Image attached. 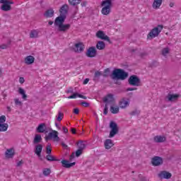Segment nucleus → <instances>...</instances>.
Segmentation results:
<instances>
[{"label": "nucleus", "instance_id": "1a4fd4ad", "mask_svg": "<svg viewBox=\"0 0 181 181\" xmlns=\"http://www.w3.org/2000/svg\"><path fill=\"white\" fill-rule=\"evenodd\" d=\"M151 165L153 166H160V165H163V158L159 156H155L151 159Z\"/></svg>", "mask_w": 181, "mask_h": 181}, {"label": "nucleus", "instance_id": "864d4df0", "mask_svg": "<svg viewBox=\"0 0 181 181\" xmlns=\"http://www.w3.org/2000/svg\"><path fill=\"white\" fill-rule=\"evenodd\" d=\"M89 81H90V78H86V79H84L83 84L84 85L88 84Z\"/></svg>", "mask_w": 181, "mask_h": 181}, {"label": "nucleus", "instance_id": "b1692460", "mask_svg": "<svg viewBox=\"0 0 181 181\" xmlns=\"http://www.w3.org/2000/svg\"><path fill=\"white\" fill-rule=\"evenodd\" d=\"M46 131V124L45 123H42L39 124L37 127V132L40 134H43Z\"/></svg>", "mask_w": 181, "mask_h": 181}, {"label": "nucleus", "instance_id": "ea45409f", "mask_svg": "<svg viewBox=\"0 0 181 181\" xmlns=\"http://www.w3.org/2000/svg\"><path fill=\"white\" fill-rule=\"evenodd\" d=\"M139 114H141V111L138 110H134L133 111H132L129 115H132V117L135 116V115H139Z\"/></svg>", "mask_w": 181, "mask_h": 181}, {"label": "nucleus", "instance_id": "a19ab883", "mask_svg": "<svg viewBox=\"0 0 181 181\" xmlns=\"http://www.w3.org/2000/svg\"><path fill=\"white\" fill-rule=\"evenodd\" d=\"M63 117H64V114L62 113L61 112H59L57 120L59 121V122H60V121H62V119H63Z\"/></svg>", "mask_w": 181, "mask_h": 181}, {"label": "nucleus", "instance_id": "bf43d9fd", "mask_svg": "<svg viewBox=\"0 0 181 181\" xmlns=\"http://www.w3.org/2000/svg\"><path fill=\"white\" fill-rule=\"evenodd\" d=\"M22 165H23V160H20L17 163V166H22Z\"/></svg>", "mask_w": 181, "mask_h": 181}, {"label": "nucleus", "instance_id": "393cba45", "mask_svg": "<svg viewBox=\"0 0 181 181\" xmlns=\"http://www.w3.org/2000/svg\"><path fill=\"white\" fill-rule=\"evenodd\" d=\"M114 146V144L112 143V140L106 139L105 141V149H111Z\"/></svg>", "mask_w": 181, "mask_h": 181}, {"label": "nucleus", "instance_id": "37998d69", "mask_svg": "<svg viewBox=\"0 0 181 181\" xmlns=\"http://www.w3.org/2000/svg\"><path fill=\"white\" fill-rule=\"evenodd\" d=\"M82 154H83V150H80L79 148L75 153L76 158H78Z\"/></svg>", "mask_w": 181, "mask_h": 181}, {"label": "nucleus", "instance_id": "2eb2a0df", "mask_svg": "<svg viewBox=\"0 0 181 181\" xmlns=\"http://www.w3.org/2000/svg\"><path fill=\"white\" fill-rule=\"evenodd\" d=\"M42 151H43V145L42 144H37L35 147L34 152L38 156V158H40L42 156Z\"/></svg>", "mask_w": 181, "mask_h": 181}, {"label": "nucleus", "instance_id": "f257e3e1", "mask_svg": "<svg viewBox=\"0 0 181 181\" xmlns=\"http://www.w3.org/2000/svg\"><path fill=\"white\" fill-rule=\"evenodd\" d=\"M69 11V5L64 4L63 5L60 10V15L59 16L57 17L54 21V26L58 27V31L59 32H63L64 33H66L70 28H71V25L70 24H64V21H66V14Z\"/></svg>", "mask_w": 181, "mask_h": 181}, {"label": "nucleus", "instance_id": "a878e982", "mask_svg": "<svg viewBox=\"0 0 181 181\" xmlns=\"http://www.w3.org/2000/svg\"><path fill=\"white\" fill-rule=\"evenodd\" d=\"M96 49H98V50H104V49H105V42L98 41L96 44Z\"/></svg>", "mask_w": 181, "mask_h": 181}, {"label": "nucleus", "instance_id": "aec40b11", "mask_svg": "<svg viewBox=\"0 0 181 181\" xmlns=\"http://www.w3.org/2000/svg\"><path fill=\"white\" fill-rule=\"evenodd\" d=\"M45 18H53L54 16V10L53 8H49L45 11L44 13Z\"/></svg>", "mask_w": 181, "mask_h": 181}, {"label": "nucleus", "instance_id": "c9c22d12", "mask_svg": "<svg viewBox=\"0 0 181 181\" xmlns=\"http://www.w3.org/2000/svg\"><path fill=\"white\" fill-rule=\"evenodd\" d=\"M169 52H170L169 47L163 48L162 49V54L164 56V57H166V56L169 54Z\"/></svg>", "mask_w": 181, "mask_h": 181}, {"label": "nucleus", "instance_id": "e2e57ef3", "mask_svg": "<svg viewBox=\"0 0 181 181\" xmlns=\"http://www.w3.org/2000/svg\"><path fill=\"white\" fill-rule=\"evenodd\" d=\"M6 4L8 5H12V4H13V1L6 0Z\"/></svg>", "mask_w": 181, "mask_h": 181}, {"label": "nucleus", "instance_id": "4be33fe9", "mask_svg": "<svg viewBox=\"0 0 181 181\" xmlns=\"http://www.w3.org/2000/svg\"><path fill=\"white\" fill-rule=\"evenodd\" d=\"M162 2H163V0H154L152 5L153 8L159 9V8H160V5H162Z\"/></svg>", "mask_w": 181, "mask_h": 181}, {"label": "nucleus", "instance_id": "f704fd0d", "mask_svg": "<svg viewBox=\"0 0 181 181\" xmlns=\"http://www.w3.org/2000/svg\"><path fill=\"white\" fill-rule=\"evenodd\" d=\"M37 36H38V33H37V31H36V30H32L30 33V37H31V39L37 37Z\"/></svg>", "mask_w": 181, "mask_h": 181}, {"label": "nucleus", "instance_id": "69168bd1", "mask_svg": "<svg viewBox=\"0 0 181 181\" xmlns=\"http://www.w3.org/2000/svg\"><path fill=\"white\" fill-rule=\"evenodd\" d=\"M71 132L72 134H76V129L74 128L71 129Z\"/></svg>", "mask_w": 181, "mask_h": 181}, {"label": "nucleus", "instance_id": "ddd939ff", "mask_svg": "<svg viewBox=\"0 0 181 181\" xmlns=\"http://www.w3.org/2000/svg\"><path fill=\"white\" fill-rule=\"evenodd\" d=\"M160 179H170L172 177V174L166 170L160 172L158 175Z\"/></svg>", "mask_w": 181, "mask_h": 181}, {"label": "nucleus", "instance_id": "338daca9", "mask_svg": "<svg viewBox=\"0 0 181 181\" xmlns=\"http://www.w3.org/2000/svg\"><path fill=\"white\" fill-rule=\"evenodd\" d=\"M86 5H87V1H83L81 3V6H86Z\"/></svg>", "mask_w": 181, "mask_h": 181}, {"label": "nucleus", "instance_id": "680f3d73", "mask_svg": "<svg viewBox=\"0 0 181 181\" xmlns=\"http://www.w3.org/2000/svg\"><path fill=\"white\" fill-rule=\"evenodd\" d=\"M66 93H74V90H73V88H70L67 91H66Z\"/></svg>", "mask_w": 181, "mask_h": 181}, {"label": "nucleus", "instance_id": "4d7b16f0", "mask_svg": "<svg viewBox=\"0 0 181 181\" xmlns=\"http://www.w3.org/2000/svg\"><path fill=\"white\" fill-rule=\"evenodd\" d=\"M135 90H137L136 88H128L127 89V91H134Z\"/></svg>", "mask_w": 181, "mask_h": 181}, {"label": "nucleus", "instance_id": "a211bd4d", "mask_svg": "<svg viewBox=\"0 0 181 181\" xmlns=\"http://www.w3.org/2000/svg\"><path fill=\"white\" fill-rule=\"evenodd\" d=\"M75 52L77 53H81L84 50V45L82 42L75 44Z\"/></svg>", "mask_w": 181, "mask_h": 181}, {"label": "nucleus", "instance_id": "c85d7f7f", "mask_svg": "<svg viewBox=\"0 0 181 181\" xmlns=\"http://www.w3.org/2000/svg\"><path fill=\"white\" fill-rule=\"evenodd\" d=\"M18 94H21V95H22V98L23 100H24V101H26L28 98V95H26L25 90L23 88H18Z\"/></svg>", "mask_w": 181, "mask_h": 181}, {"label": "nucleus", "instance_id": "774afa93", "mask_svg": "<svg viewBox=\"0 0 181 181\" xmlns=\"http://www.w3.org/2000/svg\"><path fill=\"white\" fill-rule=\"evenodd\" d=\"M55 126L57 127L58 129H62V127H60V126H59V124L55 123Z\"/></svg>", "mask_w": 181, "mask_h": 181}, {"label": "nucleus", "instance_id": "79ce46f5", "mask_svg": "<svg viewBox=\"0 0 181 181\" xmlns=\"http://www.w3.org/2000/svg\"><path fill=\"white\" fill-rule=\"evenodd\" d=\"M6 121V117L5 115H1L0 117V124H5Z\"/></svg>", "mask_w": 181, "mask_h": 181}, {"label": "nucleus", "instance_id": "f8f14e48", "mask_svg": "<svg viewBox=\"0 0 181 181\" xmlns=\"http://www.w3.org/2000/svg\"><path fill=\"white\" fill-rule=\"evenodd\" d=\"M179 97H180V95L168 93L165 98L167 101L173 103L175 101H177V100H179Z\"/></svg>", "mask_w": 181, "mask_h": 181}, {"label": "nucleus", "instance_id": "c03bdc74", "mask_svg": "<svg viewBox=\"0 0 181 181\" xmlns=\"http://www.w3.org/2000/svg\"><path fill=\"white\" fill-rule=\"evenodd\" d=\"M103 114L105 115H107V114H108V104H105V108H104V110H103Z\"/></svg>", "mask_w": 181, "mask_h": 181}, {"label": "nucleus", "instance_id": "e433bc0d", "mask_svg": "<svg viewBox=\"0 0 181 181\" xmlns=\"http://www.w3.org/2000/svg\"><path fill=\"white\" fill-rule=\"evenodd\" d=\"M42 173L44 176H49V175L52 173V170H50V168H45L42 171Z\"/></svg>", "mask_w": 181, "mask_h": 181}, {"label": "nucleus", "instance_id": "603ef678", "mask_svg": "<svg viewBox=\"0 0 181 181\" xmlns=\"http://www.w3.org/2000/svg\"><path fill=\"white\" fill-rule=\"evenodd\" d=\"M139 56H140V57H145L148 56V53L141 52V53H140Z\"/></svg>", "mask_w": 181, "mask_h": 181}, {"label": "nucleus", "instance_id": "de8ad7c7", "mask_svg": "<svg viewBox=\"0 0 181 181\" xmlns=\"http://www.w3.org/2000/svg\"><path fill=\"white\" fill-rule=\"evenodd\" d=\"M81 105H82V107H90V103L86 101H83L81 103Z\"/></svg>", "mask_w": 181, "mask_h": 181}, {"label": "nucleus", "instance_id": "4c0bfd02", "mask_svg": "<svg viewBox=\"0 0 181 181\" xmlns=\"http://www.w3.org/2000/svg\"><path fill=\"white\" fill-rule=\"evenodd\" d=\"M14 103L16 107H22L23 105V103H22V101L19 100V99L18 98L14 99Z\"/></svg>", "mask_w": 181, "mask_h": 181}, {"label": "nucleus", "instance_id": "13d9d810", "mask_svg": "<svg viewBox=\"0 0 181 181\" xmlns=\"http://www.w3.org/2000/svg\"><path fill=\"white\" fill-rule=\"evenodd\" d=\"M61 145H62V146H63V148H65V149H67V148H69V146H67L66 144H64V142H62Z\"/></svg>", "mask_w": 181, "mask_h": 181}, {"label": "nucleus", "instance_id": "473e14b6", "mask_svg": "<svg viewBox=\"0 0 181 181\" xmlns=\"http://www.w3.org/2000/svg\"><path fill=\"white\" fill-rule=\"evenodd\" d=\"M78 149L81 151H84L86 149V144H84V141H79L77 144Z\"/></svg>", "mask_w": 181, "mask_h": 181}, {"label": "nucleus", "instance_id": "7c9ffc66", "mask_svg": "<svg viewBox=\"0 0 181 181\" xmlns=\"http://www.w3.org/2000/svg\"><path fill=\"white\" fill-rule=\"evenodd\" d=\"M101 76H103V73H101L100 71H96L94 74L93 81H98Z\"/></svg>", "mask_w": 181, "mask_h": 181}, {"label": "nucleus", "instance_id": "7ed1b4c3", "mask_svg": "<svg viewBox=\"0 0 181 181\" xmlns=\"http://www.w3.org/2000/svg\"><path fill=\"white\" fill-rule=\"evenodd\" d=\"M101 6L103 8L101 13L103 15H110L111 13V8H112V0H105L102 1Z\"/></svg>", "mask_w": 181, "mask_h": 181}, {"label": "nucleus", "instance_id": "0e129e2a", "mask_svg": "<svg viewBox=\"0 0 181 181\" xmlns=\"http://www.w3.org/2000/svg\"><path fill=\"white\" fill-rule=\"evenodd\" d=\"M72 159H74V153H73L69 158V160H71Z\"/></svg>", "mask_w": 181, "mask_h": 181}, {"label": "nucleus", "instance_id": "412c9836", "mask_svg": "<svg viewBox=\"0 0 181 181\" xmlns=\"http://www.w3.org/2000/svg\"><path fill=\"white\" fill-rule=\"evenodd\" d=\"M25 64H33L35 63V57L32 55H29L25 59Z\"/></svg>", "mask_w": 181, "mask_h": 181}, {"label": "nucleus", "instance_id": "0eeeda50", "mask_svg": "<svg viewBox=\"0 0 181 181\" xmlns=\"http://www.w3.org/2000/svg\"><path fill=\"white\" fill-rule=\"evenodd\" d=\"M49 139H53L55 142H59L60 141V137H59V132L56 130H52L51 132L45 136V141H49Z\"/></svg>", "mask_w": 181, "mask_h": 181}, {"label": "nucleus", "instance_id": "052dcab7", "mask_svg": "<svg viewBox=\"0 0 181 181\" xmlns=\"http://www.w3.org/2000/svg\"><path fill=\"white\" fill-rule=\"evenodd\" d=\"M74 112L77 115L78 114V112H80V110H78V108H75L74 109Z\"/></svg>", "mask_w": 181, "mask_h": 181}, {"label": "nucleus", "instance_id": "6e6552de", "mask_svg": "<svg viewBox=\"0 0 181 181\" xmlns=\"http://www.w3.org/2000/svg\"><path fill=\"white\" fill-rule=\"evenodd\" d=\"M86 56L90 58L95 57V56H97L95 47H90L86 52Z\"/></svg>", "mask_w": 181, "mask_h": 181}, {"label": "nucleus", "instance_id": "f03ea898", "mask_svg": "<svg viewBox=\"0 0 181 181\" xmlns=\"http://www.w3.org/2000/svg\"><path fill=\"white\" fill-rule=\"evenodd\" d=\"M110 77L112 80H126L128 78V72H125L124 69H116L112 71Z\"/></svg>", "mask_w": 181, "mask_h": 181}, {"label": "nucleus", "instance_id": "bb28decb", "mask_svg": "<svg viewBox=\"0 0 181 181\" xmlns=\"http://www.w3.org/2000/svg\"><path fill=\"white\" fill-rule=\"evenodd\" d=\"M8 127L9 124L7 123H0V132H6Z\"/></svg>", "mask_w": 181, "mask_h": 181}, {"label": "nucleus", "instance_id": "423d86ee", "mask_svg": "<svg viewBox=\"0 0 181 181\" xmlns=\"http://www.w3.org/2000/svg\"><path fill=\"white\" fill-rule=\"evenodd\" d=\"M110 128L111 129L109 138H114L117 134H118L119 129H118V124L115 122H110Z\"/></svg>", "mask_w": 181, "mask_h": 181}, {"label": "nucleus", "instance_id": "09e8293b", "mask_svg": "<svg viewBox=\"0 0 181 181\" xmlns=\"http://www.w3.org/2000/svg\"><path fill=\"white\" fill-rule=\"evenodd\" d=\"M77 97H78V93H74L73 95L69 96L68 98H69V99L77 98Z\"/></svg>", "mask_w": 181, "mask_h": 181}, {"label": "nucleus", "instance_id": "6ab92c4d", "mask_svg": "<svg viewBox=\"0 0 181 181\" xmlns=\"http://www.w3.org/2000/svg\"><path fill=\"white\" fill-rule=\"evenodd\" d=\"M154 142H156L157 144H160L162 142H165L166 141V137L164 136H156L153 138Z\"/></svg>", "mask_w": 181, "mask_h": 181}, {"label": "nucleus", "instance_id": "8fccbe9b", "mask_svg": "<svg viewBox=\"0 0 181 181\" xmlns=\"http://www.w3.org/2000/svg\"><path fill=\"white\" fill-rule=\"evenodd\" d=\"M62 131H63L64 134H68L69 133V129L66 127H62Z\"/></svg>", "mask_w": 181, "mask_h": 181}, {"label": "nucleus", "instance_id": "cd10ccee", "mask_svg": "<svg viewBox=\"0 0 181 181\" xmlns=\"http://www.w3.org/2000/svg\"><path fill=\"white\" fill-rule=\"evenodd\" d=\"M46 160L48 162H59V159L56 158L54 156H52L51 154H48L46 156Z\"/></svg>", "mask_w": 181, "mask_h": 181}, {"label": "nucleus", "instance_id": "2f4dec72", "mask_svg": "<svg viewBox=\"0 0 181 181\" xmlns=\"http://www.w3.org/2000/svg\"><path fill=\"white\" fill-rule=\"evenodd\" d=\"M110 111L112 112V114H118V112H119V107L118 106L114 107L112 105Z\"/></svg>", "mask_w": 181, "mask_h": 181}, {"label": "nucleus", "instance_id": "49530a36", "mask_svg": "<svg viewBox=\"0 0 181 181\" xmlns=\"http://www.w3.org/2000/svg\"><path fill=\"white\" fill-rule=\"evenodd\" d=\"M139 179L140 181H148L146 180V177H144V175H142V174L139 175Z\"/></svg>", "mask_w": 181, "mask_h": 181}, {"label": "nucleus", "instance_id": "3c124183", "mask_svg": "<svg viewBox=\"0 0 181 181\" xmlns=\"http://www.w3.org/2000/svg\"><path fill=\"white\" fill-rule=\"evenodd\" d=\"M0 49H8V45H6V44H3V45H0Z\"/></svg>", "mask_w": 181, "mask_h": 181}, {"label": "nucleus", "instance_id": "5fc2aeb1", "mask_svg": "<svg viewBox=\"0 0 181 181\" xmlns=\"http://www.w3.org/2000/svg\"><path fill=\"white\" fill-rule=\"evenodd\" d=\"M78 97H79V98H83V100H87V97L81 94H78Z\"/></svg>", "mask_w": 181, "mask_h": 181}, {"label": "nucleus", "instance_id": "20e7f679", "mask_svg": "<svg viewBox=\"0 0 181 181\" xmlns=\"http://www.w3.org/2000/svg\"><path fill=\"white\" fill-rule=\"evenodd\" d=\"M163 29V25H158L157 27H155L147 35L148 39L151 40V39L158 37V36H159V33L162 32Z\"/></svg>", "mask_w": 181, "mask_h": 181}, {"label": "nucleus", "instance_id": "9d476101", "mask_svg": "<svg viewBox=\"0 0 181 181\" xmlns=\"http://www.w3.org/2000/svg\"><path fill=\"white\" fill-rule=\"evenodd\" d=\"M103 102L106 103V104L115 105V99L114 98V95L108 94L106 97L103 98Z\"/></svg>", "mask_w": 181, "mask_h": 181}, {"label": "nucleus", "instance_id": "c756f323", "mask_svg": "<svg viewBox=\"0 0 181 181\" xmlns=\"http://www.w3.org/2000/svg\"><path fill=\"white\" fill-rule=\"evenodd\" d=\"M6 158H13L15 153L13 152V149L10 148L6 151Z\"/></svg>", "mask_w": 181, "mask_h": 181}, {"label": "nucleus", "instance_id": "5701e85b", "mask_svg": "<svg viewBox=\"0 0 181 181\" xmlns=\"http://www.w3.org/2000/svg\"><path fill=\"white\" fill-rule=\"evenodd\" d=\"M42 135L40 134H35L34 139H33V144L34 145H39L40 142H42Z\"/></svg>", "mask_w": 181, "mask_h": 181}, {"label": "nucleus", "instance_id": "72a5a7b5", "mask_svg": "<svg viewBox=\"0 0 181 181\" xmlns=\"http://www.w3.org/2000/svg\"><path fill=\"white\" fill-rule=\"evenodd\" d=\"M81 2V0H69V4L72 6H76V5H78Z\"/></svg>", "mask_w": 181, "mask_h": 181}, {"label": "nucleus", "instance_id": "58836bf2", "mask_svg": "<svg viewBox=\"0 0 181 181\" xmlns=\"http://www.w3.org/2000/svg\"><path fill=\"white\" fill-rule=\"evenodd\" d=\"M110 69L107 68L104 70V73L102 74L103 77H108L110 76Z\"/></svg>", "mask_w": 181, "mask_h": 181}, {"label": "nucleus", "instance_id": "f3484780", "mask_svg": "<svg viewBox=\"0 0 181 181\" xmlns=\"http://www.w3.org/2000/svg\"><path fill=\"white\" fill-rule=\"evenodd\" d=\"M61 163L62 164L63 168H66V169H69V168H71L76 165V162L70 163L67 160H62Z\"/></svg>", "mask_w": 181, "mask_h": 181}, {"label": "nucleus", "instance_id": "a18cd8bd", "mask_svg": "<svg viewBox=\"0 0 181 181\" xmlns=\"http://www.w3.org/2000/svg\"><path fill=\"white\" fill-rule=\"evenodd\" d=\"M46 153L47 155H50V153H52V148H50V146H47Z\"/></svg>", "mask_w": 181, "mask_h": 181}, {"label": "nucleus", "instance_id": "4468645a", "mask_svg": "<svg viewBox=\"0 0 181 181\" xmlns=\"http://www.w3.org/2000/svg\"><path fill=\"white\" fill-rule=\"evenodd\" d=\"M0 4H3V5H1V11H4V12H8L12 9V6L6 4V0H0Z\"/></svg>", "mask_w": 181, "mask_h": 181}, {"label": "nucleus", "instance_id": "9b49d317", "mask_svg": "<svg viewBox=\"0 0 181 181\" xmlns=\"http://www.w3.org/2000/svg\"><path fill=\"white\" fill-rule=\"evenodd\" d=\"M97 37L101 39L102 40H107L109 43H111V40H110V37L104 33V31L99 30L96 33Z\"/></svg>", "mask_w": 181, "mask_h": 181}, {"label": "nucleus", "instance_id": "dca6fc26", "mask_svg": "<svg viewBox=\"0 0 181 181\" xmlns=\"http://www.w3.org/2000/svg\"><path fill=\"white\" fill-rule=\"evenodd\" d=\"M129 106V100H125V98H122L119 102V107L122 109H125L127 107Z\"/></svg>", "mask_w": 181, "mask_h": 181}, {"label": "nucleus", "instance_id": "6e6d98bb", "mask_svg": "<svg viewBox=\"0 0 181 181\" xmlns=\"http://www.w3.org/2000/svg\"><path fill=\"white\" fill-rule=\"evenodd\" d=\"M19 81H20L21 84H23L25 83V78L23 77H21L19 78Z\"/></svg>", "mask_w": 181, "mask_h": 181}, {"label": "nucleus", "instance_id": "39448f33", "mask_svg": "<svg viewBox=\"0 0 181 181\" xmlns=\"http://www.w3.org/2000/svg\"><path fill=\"white\" fill-rule=\"evenodd\" d=\"M128 83L129 86L139 87L141 86V79L136 75H132L128 79Z\"/></svg>", "mask_w": 181, "mask_h": 181}]
</instances>
